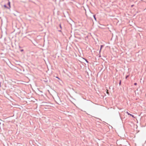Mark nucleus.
<instances>
[{
  "mask_svg": "<svg viewBox=\"0 0 146 146\" xmlns=\"http://www.w3.org/2000/svg\"><path fill=\"white\" fill-rule=\"evenodd\" d=\"M57 29H58V31L59 32H61L62 33V32L61 31V29H62V26H61V23H60L59 24V28H57Z\"/></svg>",
  "mask_w": 146,
  "mask_h": 146,
  "instance_id": "nucleus-1",
  "label": "nucleus"
},
{
  "mask_svg": "<svg viewBox=\"0 0 146 146\" xmlns=\"http://www.w3.org/2000/svg\"><path fill=\"white\" fill-rule=\"evenodd\" d=\"M126 113H127L128 115H130L131 116L133 117L134 118H135V117H134V115L131 114H130V113H129L128 111H127L126 112Z\"/></svg>",
  "mask_w": 146,
  "mask_h": 146,
  "instance_id": "nucleus-2",
  "label": "nucleus"
},
{
  "mask_svg": "<svg viewBox=\"0 0 146 146\" xmlns=\"http://www.w3.org/2000/svg\"><path fill=\"white\" fill-rule=\"evenodd\" d=\"M104 45H101L100 48V51H99L100 53L102 49V48L104 47Z\"/></svg>",
  "mask_w": 146,
  "mask_h": 146,
  "instance_id": "nucleus-3",
  "label": "nucleus"
},
{
  "mask_svg": "<svg viewBox=\"0 0 146 146\" xmlns=\"http://www.w3.org/2000/svg\"><path fill=\"white\" fill-rule=\"evenodd\" d=\"M7 5L9 6V8L11 7V5H10V1H9L7 3Z\"/></svg>",
  "mask_w": 146,
  "mask_h": 146,
  "instance_id": "nucleus-4",
  "label": "nucleus"
},
{
  "mask_svg": "<svg viewBox=\"0 0 146 146\" xmlns=\"http://www.w3.org/2000/svg\"><path fill=\"white\" fill-rule=\"evenodd\" d=\"M93 17L94 19L96 21V15H93Z\"/></svg>",
  "mask_w": 146,
  "mask_h": 146,
  "instance_id": "nucleus-5",
  "label": "nucleus"
},
{
  "mask_svg": "<svg viewBox=\"0 0 146 146\" xmlns=\"http://www.w3.org/2000/svg\"><path fill=\"white\" fill-rule=\"evenodd\" d=\"M4 7L5 8H7L8 9H9V7H8L7 5H4Z\"/></svg>",
  "mask_w": 146,
  "mask_h": 146,
  "instance_id": "nucleus-6",
  "label": "nucleus"
},
{
  "mask_svg": "<svg viewBox=\"0 0 146 146\" xmlns=\"http://www.w3.org/2000/svg\"><path fill=\"white\" fill-rule=\"evenodd\" d=\"M84 59L88 63H89V62H88V61L87 60V59L85 58H84Z\"/></svg>",
  "mask_w": 146,
  "mask_h": 146,
  "instance_id": "nucleus-7",
  "label": "nucleus"
},
{
  "mask_svg": "<svg viewBox=\"0 0 146 146\" xmlns=\"http://www.w3.org/2000/svg\"><path fill=\"white\" fill-rule=\"evenodd\" d=\"M129 75H127V76H125V79L126 80H127V78H128V77H129Z\"/></svg>",
  "mask_w": 146,
  "mask_h": 146,
  "instance_id": "nucleus-8",
  "label": "nucleus"
},
{
  "mask_svg": "<svg viewBox=\"0 0 146 146\" xmlns=\"http://www.w3.org/2000/svg\"><path fill=\"white\" fill-rule=\"evenodd\" d=\"M44 82L46 83H47L48 82V80H46V79H45L44 80Z\"/></svg>",
  "mask_w": 146,
  "mask_h": 146,
  "instance_id": "nucleus-9",
  "label": "nucleus"
},
{
  "mask_svg": "<svg viewBox=\"0 0 146 146\" xmlns=\"http://www.w3.org/2000/svg\"><path fill=\"white\" fill-rule=\"evenodd\" d=\"M121 80H119V86L121 85Z\"/></svg>",
  "mask_w": 146,
  "mask_h": 146,
  "instance_id": "nucleus-10",
  "label": "nucleus"
},
{
  "mask_svg": "<svg viewBox=\"0 0 146 146\" xmlns=\"http://www.w3.org/2000/svg\"><path fill=\"white\" fill-rule=\"evenodd\" d=\"M134 85L135 86H136L137 85V83H134Z\"/></svg>",
  "mask_w": 146,
  "mask_h": 146,
  "instance_id": "nucleus-11",
  "label": "nucleus"
},
{
  "mask_svg": "<svg viewBox=\"0 0 146 146\" xmlns=\"http://www.w3.org/2000/svg\"><path fill=\"white\" fill-rule=\"evenodd\" d=\"M24 51V50H23V49H21V50H20V51H21V52H22V51Z\"/></svg>",
  "mask_w": 146,
  "mask_h": 146,
  "instance_id": "nucleus-12",
  "label": "nucleus"
},
{
  "mask_svg": "<svg viewBox=\"0 0 146 146\" xmlns=\"http://www.w3.org/2000/svg\"><path fill=\"white\" fill-rule=\"evenodd\" d=\"M134 5H132L131 6V7H133L134 6Z\"/></svg>",
  "mask_w": 146,
  "mask_h": 146,
  "instance_id": "nucleus-13",
  "label": "nucleus"
},
{
  "mask_svg": "<svg viewBox=\"0 0 146 146\" xmlns=\"http://www.w3.org/2000/svg\"><path fill=\"white\" fill-rule=\"evenodd\" d=\"M108 94H109V92H108V91H107V92H106Z\"/></svg>",
  "mask_w": 146,
  "mask_h": 146,
  "instance_id": "nucleus-14",
  "label": "nucleus"
},
{
  "mask_svg": "<svg viewBox=\"0 0 146 146\" xmlns=\"http://www.w3.org/2000/svg\"><path fill=\"white\" fill-rule=\"evenodd\" d=\"M56 77L57 78H58V79H60V78H59L57 76V77Z\"/></svg>",
  "mask_w": 146,
  "mask_h": 146,
  "instance_id": "nucleus-15",
  "label": "nucleus"
},
{
  "mask_svg": "<svg viewBox=\"0 0 146 146\" xmlns=\"http://www.w3.org/2000/svg\"><path fill=\"white\" fill-rule=\"evenodd\" d=\"M26 36H25V37H24V38H26Z\"/></svg>",
  "mask_w": 146,
  "mask_h": 146,
  "instance_id": "nucleus-16",
  "label": "nucleus"
}]
</instances>
